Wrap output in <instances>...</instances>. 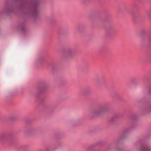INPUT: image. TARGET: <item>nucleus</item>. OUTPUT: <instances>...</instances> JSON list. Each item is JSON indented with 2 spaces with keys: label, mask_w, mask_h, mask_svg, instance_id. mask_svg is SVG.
Listing matches in <instances>:
<instances>
[{
  "label": "nucleus",
  "mask_w": 151,
  "mask_h": 151,
  "mask_svg": "<svg viewBox=\"0 0 151 151\" xmlns=\"http://www.w3.org/2000/svg\"><path fill=\"white\" fill-rule=\"evenodd\" d=\"M18 1L20 3L17 7L18 9L24 10L26 14L35 18L39 16V2L37 0H12V3L6 4L3 10V12L7 14L14 12L17 8L14 3Z\"/></svg>",
  "instance_id": "obj_1"
},
{
  "label": "nucleus",
  "mask_w": 151,
  "mask_h": 151,
  "mask_svg": "<svg viewBox=\"0 0 151 151\" xmlns=\"http://www.w3.org/2000/svg\"><path fill=\"white\" fill-rule=\"evenodd\" d=\"M77 53L78 51L76 49L69 47L65 50L61 55V57L64 60H69L73 58Z\"/></svg>",
  "instance_id": "obj_2"
},
{
  "label": "nucleus",
  "mask_w": 151,
  "mask_h": 151,
  "mask_svg": "<svg viewBox=\"0 0 151 151\" xmlns=\"http://www.w3.org/2000/svg\"><path fill=\"white\" fill-rule=\"evenodd\" d=\"M116 33V31L114 26L111 24H109L106 27V36L108 38L111 37Z\"/></svg>",
  "instance_id": "obj_3"
},
{
  "label": "nucleus",
  "mask_w": 151,
  "mask_h": 151,
  "mask_svg": "<svg viewBox=\"0 0 151 151\" xmlns=\"http://www.w3.org/2000/svg\"><path fill=\"white\" fill-rule=\"evenodd\" d=\"M110 107V104L107 103L101 106L99 108L103 114L107 111Z\"/></svg>",
  "instance_id": "obj_4"
},
{
  "label": "nucleus",
  "mask_w": 151,
  "mask_h": 151,
  "mask_svg": "<svg viewBox=\"0 0 151 151\" xmlns=\"http://www.w3.org/2000/svg\"><path fill=\"white\" fill-rule=\"evenodd\" d=\"M91 92V89L90 88H87L82 90L80 92V94L81 96H85L90 94Z\"/></svg>",
  "instance_id": "obj_5"
},
{
  "label": "nucleus",
  "mask_w": 151,
  "mask_h": 151,
  "mask_svg": "<svg viewBox=\"0 0 151 151\" xmlns=\"http://www.w3.org/2000/svg\"><path fill=\"white\" fill-rule=\"evenodd\" d=\"M103 113L99 108L98 109L94 110L91 112V115L94 116H97Z\"/></svg>",
  "instance_id": "obj_6"
},
{
  "label": "nucleus",
  "mask_w": 151,
  "mask_h": 151,
  "mask_svg": "<svg viewBox=\"0 0 151 151\" xmlns=\"http://www.w3.org/2000/svg\"><path fill=\"white\" fill-rule=\"evenodd\" d=\"M6 132H0V141H7Z\"/></svg>",
  "instance_id": "obj_7"
},
{
  "label": "nucleus",
  "mask_w": 151,
  "mask_h": 151,
  "mask_svg": "<svg viewBox=\"0 0 151 151\" xmlns=\"http://www.w3.org/2000/svg\"><path fill=\"white\" fill-rule=\"evenodd\" d=\"M151 149L147 144H143L141 147L140 151H150Z\"/></svg>",
  "instance_id": "obj_8"
},
{
  "label": "nucleus",
  "mask_w": 151,
  "mask_h": 151,
  "mask_svg": "<svg viewBox=\"0 0 151 151\" xmlns=\"http://www.w3.org/2000/svg\"><path fill=\"white\" fill-rule=\"evenodd\" d=\"M144 110L146 113L151 112V104L149 103L146 104Z\"/></svg>",
  "instance_id": "obj_9"
},
{
  "label": "nucleus",
  "mask_w": 151,
  "mask_h": 151,
  "mask_svg": "<svg viewBox=\"0 0 151 151\" xmlns=\"http://www.w3.org/2000/svg\"><path fill=\"white\" fill-rule=\"evenodd\" d=\"M104 142H103L99 141L93 145H91L89 146L88 147V148L90 150L96 145H98L99 146H101L103 145H104Z\"/></svg>",
  "instance_id": "obj_10"
},
{
  "label": "nucleus",
  "mask_w": 151,
  "mask_h": 151,
  "mask_svg": "<svg viewBox=\"0 0 151 151\" xmlns=\"http://www.w3.org/2000/svg\"><path fill=\"white\" fill-rule=\"evenodd\" d=\"M6 137L7 138V140H11L14 137V135L12 133H8L6 132Z\"/></svg>",
  "instance_id": "obj_11"
},
{
  "label": "nucleus",
  "mask_w": 151,
  "mask_h": 151,
  "mask_svg": "<svg viewBox=\"0 0 151 151\" xmlns=\"http://www.w3.org/2000/svg\"><path fill=\"white\" fill-rule=\"evenodd\" d=\"M47 87L45 84L42 85H40L38 88V90L39 92H42Z\"/></svg>",
  "instance_id": "obj_12"
},
{
  "label": "nucleus",
  "mask_w": 151,
  "mask_h": 151,
  "mask_svg": "<svg viewBox=\"0 0 151 151\" xmlns=\"http://www.w3.org/2000/svg\"><path fill=\"white\" fill-rule=\"evenodd\" d=\"M45 61V58L43 57H40L37 60V63L39 65H42L43 64Z\"/></svg>",
  "instance_id": "obj_13"
},
{
  "label": "nucleus",
  "mask_w": 151,
  "mask_h": 151,
  "mask_svg": "<svg viewBox=\"0 0 151 151\" xmlns=\"http://www.w3.org/2000/svg\"><path fill=\"white\" fill-rule=\"evenodd\" d=\"M120 117L119 114H115L112 116L110 119V121L113 122L116 120Z\"/></svg>",
  "instance_id": "obj_14"
},
{
  "label": "nucleus",
  "mask_w": 151,
  "mask_h": 151,
  "mask_svg": "<svg viewBox=\"0 0 151 151\" xmlns=\"http://www.w3.org/2000/svg\"><path fill=\"white\" fill-rule=\"evenodd\" d=\"M20 26L21 28V31L22 32H24L26 29L25 25L24 23H22L20 24Z\"/></svg>",
  "instance_id": "obj_15"
},
{
  "label": "nucleus",
  "mask_w": 151,
  "mask_h": 151,
  "mask_svg": "<svg viewBox=\"0 0 151 151\" xmlns=\"http://www.w3.org/2000/svg\"><path fill=\"white\" fill-rule=\"evenodd\" d=\"M78 30L80 32H81L84 30V27L83 25L80 24L78 26Z\"/></svg>",
  "instance_id": "obj_16"
},
{
  "label": "nucleus",
  "mask_w": 151,
  "mask_h": 151,
  "mask_svg": "<svg viewBox=\"0 0 151 151\" xmlns=\"http://www.w3.org/2000/svg\"><path fill=\"white\" fill-rule=\"evenodd\" d=\"M140 16V14L139 13H138L133 15V19L134 20H136Z\"/></svg>",
  "instance_id": "obj_17"
},
{
  "label": "nucleus",
  "mask_w": 151,
  "mask_h": 151,
  "mask_svg": "<svg viewBox=\"0 0 151 151\" xmlns=\"http://www.w3.org/2000/svg\"><path fill=\"white\" fill-rule=\"evenodd\" d=\"M147 16L148 18L151 20V9L149 11L147 12L146 13Z\"/></svg>",
  "instance_id": "obj_18"
},
{
  "label": "nucleus",
  "mask_w": 151,
  "mask_h": 151,
  "mask_svg": "<svg viewBox=\"0 0 151 151\" xmlns=\"http://www.w3.org/2000/svg\"><path fill=\"white\" fill-rule=\"evenodd\" d=\"M17 119L16 116L15 115H11L9 118V119L10 121H13L16 120Z\"/></svg>",
  "instance_id": "obj_19"
},
{
  "label": "nucleus",
  "mask_w": 151,
  "mask_h": 151,
  "mask_svg": "<svg viewBox=\"0 0 151 151\" xmlns=\"http://www.w3.org/2000/svg\"><path fill=\"white\" fill-rule=\"evenodd\" d=\"M113 149V145H109L106 148L105 151H112Z\"/></svg>",
  "instance_id": "obj_20"
},
{
  "label": "nucleus",
  "mask_w": 151,
  "mask_h": 151,
  "mask_svg": "<svg viewBox=\"0 0 151 151\" xmlns=\"http://www.w3.org/2000/svg\"><path fill=\"white\" fill-rule=\"evenodd\" d=\"M124 8L126 12L128 13H130V9L128 7L126 6H125L124 7Z\"/></svg>",
  "instance_id": "obj_21"
},
{
  "label": "nucleus",
  "mask_w": 151,
  "mask_h": 151,
  "mask_svg": "<svg viewBox=\"0 0 151 151\" xmlns=\"http://www.w3.org/2000/svg\"><path fill=\"white\" fill-rule=\"evenodd\" d=\"M110 21V20L109 19H107V18H106L104 21V22H107V23H109Z\"/></svg>",
  "instance_id": "obj_22"
},
{
  "label": "nucleus",
  "mask_w": 151,
  "mask_h": 151,
  "mask_svg": "<svg viewBox=\"0 0 151 151\" xmlns=\"http://www.w3.org/2000/svg\"><path fill=\"white\" fill-rule=\"evenodd\" d=\"M148 40L149 42H151V34L149 36Z\"/></svg>",
  "instance_id": "obj_23"
},
{
  "label": "nucleus",
  "mask_w": 151,
  "mask_h": 151,
  "mask_svg": "<svg viewBox=\"0 0 151 151\" xmlns=\"http://www.w3.org/2000/svg\"><path fill=\"white\" fill-rule=\"evenodd\" d=\"M44 101L43 99H40V103L41 104H42L43 101Z\"/></svg>",
  "instance_id": "obj_24"
},
{
  "label": "nucleus",
  "mask_w": 151,
  "mask_h": 151,
  "mask_svg": "<svg viewBox=\"0 0 151 151\" xmlns=\"http://www.w3.org/2000/svg\"><path fill=\"white\" fill-rule=\"evenodd\" d=\"M137 7V6L136 5H134L133 6V9H136Z\"/></svg>",
  "instance_id": "obj_25"
},
{
  "label": "nucleus",
  "mask_w": 151,
  "mask_h": 151,
  "mask_svg": "<svg viewBox=\"0 0 151 151\" xmlns=\"http://www.w3.org/2000/svg\"><path fill=\"white\" fill-rule=\"evenodd\" d=\"M118 151H123V150L121 149H119L118 150Z\"/></svg>",
  "instance_id": "obj_26"
},
{
  "label": "nucleus",
  "mask_w": 151,
  "mask_h": 151,
  "mask_svg": "<svg viewBox=\"0 0 151 151\" xmlns=\"http://www.w3.org/2000/svg\"><path fill=\"white\" fill-rule=\"evenodd\" d=\"M149 93H150V91H149Z\"/></svg>",
  "instance_id": "obj_27"
}]
</instances>
